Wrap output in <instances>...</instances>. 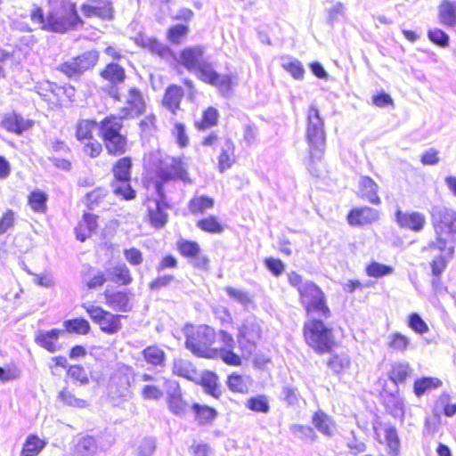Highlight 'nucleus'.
Segmentation results:
<instances>
[{
  "label": "nucleus",
  "mask_w": 456,
  "mask_h": 456,
  "mask_svg": "<svg viewBox=\"0 0 456 456\" xmlns=\"http://www.w3.org/2000/svg\"><path fill=\"white\" fill-rule=\"evenodd\" d=\"M429 213L436 239L429 241L426 248L445 251L446 256L452 258L456 240V211L443 205H435Z\"/></svg>",
  "instance_id": "nucleus-1"
},
{
  "label": "nucleus",
  "mask_w": 456,
  "mask_h": 456,
  "mask_svg": "<svg viewBox=\"0 0 456 456\" xmlns=\"http://www.w3.org/2000/svg\"><path fill=\"white\" fill-rule=\"evenodd\" d=\"M29 17L42 29L56 33H64L82 22L74 4H61L59 9L49 11L46 15L41 6L33 4Z\"/></svg>",
  "instance_id": "nucleus-2"
},
{
  "label": "nucleus",
  "mask_w": 456,
  "mask_h": 456,
  "mask_svg": "<svg viewBox=\"0 0 456 456\" xmlns=\"http://www.w3.org/2000/svg\"><path fill=\"white\" fill-rule=\"evenodd\" d=\"M306 140L311 159L309 170L313 175H319L314 164L323 157L326 148V133L324 121L318 108L314 104L309 107L307 113Z\"/></svg>",
  "instance_id": "nucleus-3"
},
{
  "label": "nucleus",
  "mask_w": 456,
  "mask_h": 456,
  "mask_svg": "<svg viewBox=\"0 0 456 456\" xmlns=\"http://www.w3.org/2000/svg\"><path fill=\"white\" fill-rule=\"evenodd\" d=\"M183 331L186 338L185 347L194 355L210 359L217 357L216 348L212 347L216 338L212 327L186 325Z\"/></svg>",
  "instance_id": "nucleus-4"
},
{
  "label": "nucleus",
  "mask_w": 456,
  "mask_h": 456,
  "mask_svg": "<svg viewBox=\"0 0 456 456\" xmlns=\"http://www.w3.org/2000/svg\"><path fill=\"white\" fill-rule=\"evenodd\" d=\"M324 320L319 316L307 318L303 329L306 344L318 354L330 352L334 345L332 329Z\"/></svg>",
  "instance_id": "nucleus-5"
},
{
  "label": "nucleus",
  "mask_w": 456,
  "mask_h": 456,
  "mask_svg": "<svg viewBox=\"0 0 456 456\" xmlns=\"http://www.w3.org/2000/svg\"><path fill=\"white\" fill-rule=\"evenodd\" d=\"M299 299L305 307L307 318L319 316L323 319L330 317V310L322 289L313 281H307L299 289Z\"/></svg>",
  "instance_id": "nucleus-6"
},
{
  "label": "nucleus",
  "mask_w": 456,
  "mask_h": 456,
  "mask_svg": "<svg viewBox=\"0 0 456 456\" xmlns=\"http://www.w3.org/2000/svg\"><path fill=\"white\" fill-rule=\"evenodd\" d=\"M83 307L86 310L90 318L100 326L102 331L107 334H115L122 328V315L114 314L103 310L100 306L91 304H84Z\"/></svg>",
  "instance_id": "nucleus-7"
},
{
  "label": "nucleus",
  "mask_w": 456,
  "mask_h": 456,
  "mask_svg": "<svg viewBox=\"0 0 456 456\" xmlns=\"http://www.w3.org/2000/svg\"><path fill=\"white\" fill-rule=\"evenodd\" d=\"M156 200H150L148 202V215L151 224L156 229L163 228L168 220L167 209L169 208L164 192L163 185L160 183L155 184Z\"/></svg>",
  "instance_id": "nucleus-8"
},
{
  "label": "nucleus",
  "mask_w": 456,
  "mask_h": 456,
  "mask_svg": "<svg viewBox=\"0 0 456 456\" xmlns=\"http://www.w3.org/2000/svg\"><path fill=\"white\" fill-rule=\"evenodd\" d=\"M34 124V120L25 118L20 113L12 110L4 114L0 126L9 133L22 135L25 132L30 130Z\"/></svg>",
  "instance_id": "nucleus-9"
},
{
  "label": "nucleus",
  "mask_w": 456,
  "mask_h": 456,
  "mask_svg": "<svg viewBox=\"0 0 456 456\" xmlns=\"http://www.w3.org/2000/svg\"><path fill=\"white\" fill-rule=\"evenodd\" d=\"M158 176L160 181L157 183H160L163 185V183L175 178L185 180L187 172L181 159L167 157L163 159L162 167L158 170Z\"/></svg>",
  "instance_id": "nucleus-10"
},
{
  "label": "nucleus",
  "mask_w": 456,
  "mask_h": 456,
  "mask_svg": "<svg viewBox=\"0 0 456 456\" xmlns=\"http://www.w3.org/2000/svg\"><path fill=\"white\" fill-rule=\"evenodd\" d=\"M81 12L86 18H99L102 20H112L115 10L110 0H95L92 4L81 5Z\"/></svg>",
  "instance_id": "nucleus-11"
},
{
  "label": "nucleus",
  "mask_w": 456,
  "mask_h": 456,
  "mask_svg": "<svg viewBox=\"0 0 456 456\" xmlns=\"http://www.w3.org/2000/svg\"><path fill=\"white\" fill-rule=\"evenodd\" d=\"M395 220L398 226L415 232H421L426 225V216L419 211L403 212L397 209L395 213Z\"/></svg>",
  "instance_id": "nucleus-12"
},
{
  "label": "nucleus",
  "mask_w": 456,
  "mask_h": 456,
  "mask_svg": "<svg viewBox=\"0 0 456 456\" xmlns=\"http://www.w3.org/2000/svg\"><path fill=\"white\" fill-rule=\"evenodd\" d=\"M145 102L142 93L136 88H131L126 100V106L120 110V115L125 118H133L142 114Z\"/></svg>",
  "instance_id": "nucleus-13"
},
{
  "label": "nucleus",
  "mask_w": 456,
  "mask_h": 456,
  "mask_svg": "<svg viewBox=\"0 0 456 456\" xmlns=\"http://www.w3.org/2000/svg\"><path fill=\"white\" fill-rule=\"evenodd\" d=\"M205 47L202 45H195L186 47L180 52L179 62L189 71H196V69L206 60L203 58Z\"/></svg>",
  "instance_id": "nucleus-14"
},
{
  "label": "nucleus",
  "mask_w": 456,
  "mask_h": 456,
  "mask_svg": "<svg viewBox=\"0 0 456 456\" xmlns=\"http://www.w3.org/2000/svg\"><path fill=\"white\" fill-rule=\"evenodd\" d=\"M379 217V212L372 208L362 207L350 210L347 221L353 226H362L376 222Z\"/></svg>",
  "instance_id": "nucleus-15"
},
{
  "label": "nucleus",
  "mask_w": 456,
  "mask_h": 456,
  "mask_svg": "<svg viewBox=\"0 0 456 456\" xmlns=\"http://www.w3.org/2000/svg\"><path fill=\"white\" fill-rule=\"evenodd\" d=\"M196 72L200 80L212 86H228L230 83V78L226 76L221 77L208 61L201 63Z\"/></svg>",
  "instance_id": "nucleus-16"
},
{
  "label": "nucleus",
  "mask_w": 456,
  "mask_h": 456,
  "mask_svg": "<svg viewBox=\"0 0 456 456\" xmlns=\"http://www.w3.org/2000/svg\"><path fill=\"white\" fill-rule=\"evenodd\" d=\"M64 333L65 330L59 329L39 330L35 338V341L39 346L46 349L48 352L55 353L59 349L56 343L60 336Z\"/></svg>",
  "instance_id": "nucleus-17"
},
{
  "label": "nucleus",
  "mask_w": 456,
  "mask_h": 456,
  "mask_svg": "<svg viewBox=\"0 0 456 456\" xmlns=\"http://www.w3.org/2000/svg\"><path fill=\"white\" fill-rule=\"evenodd\" d=\"M123 118L121 115L120 117L109 116L100 122V135L102 141L109 140L110 137L121 134Z\"/></svg>",
  "instance_id": "nucleus-18"
},
{
  "label": "nucleus",
  "mask_w": 456,
  "mask_h": 456,
  "mask_svg": "<svg viewBox=\"0 0 456 456\" xmlns=\"http://www.w3.org/2000/svg\"><path fill=\"white\" fill-rule=\"evenodd\" d=\"M378 184L369 176H362L359 182L358 195L361 199L379 205L380 199L377 194Z\"/></svg>",
  "instance_id": "nucleus-19"
},
{
  "label": "nucleus",
  "mask_w": 456,
  "mask_h": 456,
  "mask_svg": "<svg viewBox=\"0 0 456 456\" xmlns=\"http://www.w3.org/2000/svg\"><path fill=\"white\" fill-rule=\"evenodd\" d=\"M183 97V88L176 85H171L166 89L163 98V105L173 114H175L176 110L180 109V103Z\"/></svg>",
  "instance_id": "nucleus-20"
},
{
  "label": "nucleus",
  "mask_w": 456,
  "mask_h": 456,
  "mask_svg": "<svg viewBox=\"0 0 456 456\" xmlns=\"http://www.w3.org/2000/svg\"><path fill=\"white\" fill-rule=\"evenodd\" d=\"M105 298L107 305L114 311L126 313L131 309L129 305L130 298L126 292L115 291L105 293Z\"/></svg>",
  "instance_id": "nucleus-21"
},
{
  "label": "nucleus",
  "mask_w": 456,
  "mask_h": 456,
  "mask_svg": "<svg viewBox=\"0 0 456 456\" xmlns=\"http://www.w3.org/2000/svg\"><path fill=\"white\" fill-rule=\"evenodd\" d=\"M438 16L441 24L447 28L456 26V8L449 0H443L438 7Z\"/></svg>",
  "instance_id": "nucleus-22"
},
{
  "label": "nucleus",
  "mask_w": 456,
  "mask_h": 456,
  "mask_svg": "<svg viewBox=\"0 0 456 456\" xmlns=\"http://www.w3.org/2000/svg\"><path fill=\"white\" fill-rule=\"evenodd\" d=\"M101 77L109 81L112 86L124 82L126 73L123 67L115 62L109 63L101 72Z\"/></svg>",
  "instance_id": "nucleus-23"
},
{
  "label": "nucleus",
  "mask_w": 456,
  "mask_h": 456,
  "mask_svg": "<svg viewBox=\"0 0 456 456\" xmlns=\"http://www.w3.org/2000/svg\"><path fill=\"white\" fill-rule=\"evenodd\" d=\"M234 162V144L231 139H226L218 157V168L221 173L229 169Z\"/></svg>",
  "instance_id": "nucleus-24"
},
{
  "label": "nucleus",
  "mask_w": 456,
  "mask_h": 456,
  "mask_svg": "<svg viewBox=\"0 0 456 456\" xmlns=\"http://www.w3.org/2000/svg\"><path fill=\"white\" fill-rule=\"evenodd\" d=\"M142 45L162 59L167 60L173 56V52L170 47L159 42L156 38H144L142 40Z\"/></svg>",
  "instance_id": "nucleus-25"
},
{
  "label": "nucleus",
  "mask_w": 456,
  "mask_h": 456,
  "mask_svg": "<svg viewBox=\"0 0 456 456\" xmlns=\"http://www.w3.org/2000/svg\"><path fill=\"white\" fill-rule=\"evenodd\" d=\"M107 275L115 282H120L123 285H128L132 282L130 270L126 264H117L112 268L106 270Z\"/></svg>",
  "instance_id": "nucleus-26"
},
{
  "label": "nucleus",
  "mask_w": 456,
  "mask_h": 456,
  "mask_svg": "<svg viewBox=\"0 0 456 456\" xmlns=\"http://www.w3.org/2000/svg\"><path fill=\"white\" fill-rule=\"evenodd\" d=\"M105 148L109 154L114 156L123 155L127 150V138L120 134L109 140L103 141Z\"/></svg>",
  "instance_id": "nucleus-27"
},
{
  "label": "nucleus",
  "mask_w": 456,
  "mask_h": 456,
  "mask_svg": "<svg viewBox=\"0 0 456 456\" xmlns=\"http://www.w3.org/2000/svg\"><path fill=\"white\" fill-rule=\"evenodd\" d=\"M191 409L195 413V420L200 425L210 423L217 417L216 410L208 405L195 403L192 404Z\"/></svg>",
  "instance_id": "nucleus-28"
},
{
  "label": "nucleus",
  "mask_w": 456,
  "mask_h": 456,
  "mask_svg": "<svg viewBox=\"0 0 456 456\" xmlns=\"http://www.w3.org/2000/svg\"><path fill=\"white\" fill-rule=\"evenodd\" d=\"M132 160L128 157L119 159L112 168L115 182L130 181L131 179Z\"/></svg>",
  "instance_id": "nucleus-29"
},
{
  "label": "nucleus",
  "mask_w": 456,
  "mask_h": 456,
  "mask_svg": "<svg viewBox=\"0 0 456 456\" xmlns=\"http://www.w3.org/2000/svg\"><path fill=\"white\" fill-rule=\"evenodd\" d=\"M247 336L249 338L255 340L260 338L261 328L255 320H246L244 322V323L239 329L237 340H240L241 343V339Z\"/></svg>",
  "instance_id": "nucleus-30"
},
{
  "label": "nucleus",
  "mask_w": 456,
  "mask_h": 456,
  "mask_svg": "<svg viewBox=\"0 0 456 456\" xmlns=\"http://www.w3.org/2000/svg\"><path fill=\"white\" fill-rule=\"evenodd\" d=\"M97 444L94 437L86 436L82 437L76 445V456H94L97 452Z\"/></svg>",
  "instance_id": "nucleus-31"
},
{
  "label": "nucleus",
  "mask_w": 456,
  "mask_h": 456,
  "mask_svg": "<svg viewBox=\"0 0 456 456\" xmlns=\"http://www.w3.org/2000/svg\"><path fill=\"white\" fill-rule=\"evenodd\" d=\"M45 443L35 435H29L24 444L20 456H37L45 447Z\"/></svg>",
  "instance_id": "nucleus-32"
},
{
  "label": "nucleus",
  "mask_w": 456,
  "mask_h": 456,
  "mask_svg": "<svg viewBox=\"0 0 456 456\" xmlns=\"http://www.w3.org/2000/svg\"><path fill=\"white\" fill-rule=\"evenodd\" d=\"M281 66L295 79L302 80L304 78L305 69L297 59L289 56L283 57L281 59Z\"/></svg>",
  "instance_id": "nucleus-33"
},
{
  "label": "nucleus",
  "mask_w": 456,
  "mask_h": 456,
  "mask_svg": "<svg viewBox=\"0 0 456 456\" xmlns=\"http://www.w3.org/2000/svg\"><path fill=\"white\" fill-rule=\"evenodd\" d=\"M412 370L408 362H395L389 373V379L394 383H403Z\"/></svg>",
  "instance_id": "nucleus-34"
},
{
  "label": "nucleus",
  "mask_w": 456,
  "mask_h": 456,
  "mask_svg": "<svg viewBox=\"0 0 456 456\" xmlns=\"http://www.w3.org/2000/svg\"><path fill=\"white\" fill-rule=\"evenodd\" d=\"M74 58L77 61L79 68L85 73L96 65L100 58V53L97 50H89Z\"/></svg>",
  "instance_id": "nucleus-35"
},
{
  "label": "nucleus",
  "mask_w": 456,
  "mask_h": 456,
  "mask_svg": "<svg viewBox=\"0 0 456 456\" xmlns=\"http://www.w3.org/2000/svg\"><path fill=\"white\" fill-rule=\"evenodd\" d=\"M442 386V381L437 378L423 377L415 380L413 385L414 394L420 397L430 388H436Z\"/></svg>",
  "instance_id": "nucleus-36"
},
{
  "label": "nucleus",
  "mask_w": 456,
  "mask_h": 456,
  "mask_svg": "<svg viewBox=\"0 0 456 456\" xmlns=\"http://www.w3.org/2000/svg\"><path fill=\"white\" fill-rule=\"evenodd\" d=\"M57 70L64 74L70 79L78 80L81 75L84 74L82 69L79 68L77 61L76 59L70 58L67 61H64L58 65Z\"/></svg>",
  "instance_id": "nucleus-37"
},
{
  "label": "nucleus",
  "mask_w": 456,
  "mask_h": 456,
  "mask_svg": "<svg viewBox=\"0 0 456 456\" xmlns=\"http://www.w3.org/2000/svg\"><path fill=\"white\" fill-rule=\"evenodd\" d=\"M65 332L86 335L90 331L89 322L83 318L66 320L63 322Z\"/></svg>",
  "instance_id": "nucleus-38"
},
{
  "label": "nucleus",
  "mask_w": 456,
  "mask_h": 456,
  "mask_svg": "<svg viewBox=\"0 0 456 456\" xmlns=\"http://www.w3.org/2000/svg\"><path fill=\"white\" fill-rule=\"evenodd\" d=\"M214 200L210 197L201 195L192 198L189 202V209L192 214L204 213L214 207Z\"/></svg>",
  "instance_id": "nucleus-39"
},
{
  "label": "nucleus",
  "mask_w": 456,
  "mask_h": 456,
  "mask_svg": "<svg viewBox=\"0 0 456 456\" xmlns=\"http://www.w3.org/2000/svg\"><path fill=\"white\" fill-rule=\"evenodd\" d=\"M224 291L230 298L240 304L244 308H248L253 303L252 297L246 290L228 286Z\"/></svg>",
  "instance_id": "nucleus-40"
},
{
  "label": "nucleus",
  "mask_w": 456,
  "mask_h": 456,
  "mask_svg": "<svg viewBox=\"0 0 456 456\" xmlns=\"http://www.w3.org/2000/svg\"><path fill=\"white\" fill-rule=\"evenodd\" d=\"M145 361L151 365H162L165 361V353L156 346H147L142 351Z\"/></svg>",
  "instance_id": "nucleus-41"
},
{
  "label": "nucleus",
  "mask_w": 456,
  "mask_h": 456,
  "mask_svg": "<svg viewBox=\"0 0 456 456\" xmlns=\"http://www.w3.org/2000/svg\"><path fill=\"white\" fill-rule=\"evenodd\" d=\"M28 200L34 211L43 213L46 210L47 195L45 192L39 190L33 191L28 195Z\"/></svg>",
  "instance_id": "nucleus-42"
},
{
  "label": "nucleus",
  "mask_w": 456,
  "mask_h": 456,
  "mask_svg": "<svg viewBox=\"0 0 456 456\" xmlns=\"http://www.w3.org/2000/svg\"><path fill=\"white\" fill-rule=\"evenodd\" d=\"M313 424L323 435L328 436H332V431L330 428L332 421L329 418V416L324 412H315L314 415L313 416Z\"/></svg>",
  "instance_id": "nucleus-43"
},
{
  "label": "nucleus",
  "mask_w": 456,
  "mask_h": 456,
  "mask_svg": "<svg viewBox=\"0 0 456 456\" xmlns=\"http://www.w3.org/2000/svg\"><path fill=\"white\" fill-rule=\"evenodd\" d=\"M130 181H118L113 182L111 186L113 192L117 196L122 197V199L126 200H131L135 198L136 192L131 187Z\"/></svg>",
  "instance_id": "nucleus-44"
},
{
  "label": "nucleus",
  "mask_w": 456,
  "mask_h": 456,
  "mask_svg": "<svg viewBox=\"0 0 456 456\" xmlns=\"http://www.w3.org/2000/svg\"><path fill=\"white\" fill-rule=\"evenodd\" d=\"M246 406L256 412L267 413L270 411L268 399L264 395L252 396L247 400Z\"/></svg>",
  "instance_id": "nucleus-45"
},
{
  "label": "nucleus",
  "mask_w": 456,
  "mask_h": 456,
  "mask_svg": "<svg viewBox=\"0 0 456 456\" xmlns=\"http://www.w3.org/2000/svg\"><path fill=\"white\" fill-rule=\"evenodd\" d=\"M173 372L177 376L191 379L195 374V369L189 361L177 359L174 362Z\"/></svg>",
  "instance_id": "nucleus-46"
},
{
  "label": "nucleus",
  "mask_w": 456,
  "mask_h": 456,
  "mask_svg": "<svg viewBox=\"0 0 456 456\" xmlns=\"http://www.w3.org/2000/svg\"><path fill=\"white\" fill-rule=\"evenodd\" d=\"M217 376L213 372H207L202 376L201 385L205 391L212 396L217 398L220 395V391L217 385Z\"/></svg>",
  "instance_id": "nucleus-47"
},
{
  "label": "nucleus",
  "mask_w": 456,
  "mask_h": 456,
  "mask_svg": "<svg viewBox=\"0 0 456 456\" xmlns=\"http://www.w3.org/2000/svg\"><path fill=\"white\" fill-rule=\"evenodd\" d=\"M197 227L209 233H221L224 231V227L214 216L199 220Z\"/></svg>",
  "instance_id": "nucleus-48"
},
{
  "label": "nucleus",
  "mask_w": 456,
  "mask_h": 456,
  "mask_svg": "<svg viewBox=\"0 0 456 456\" xmlns=\"http://www.w3.org/2000/svg\"><path fill=\"white\" fill-rule=\"evenodd\" d=\"M177 248L180 254L187 258H191L201 251L200 245L196 241L183 239L177 242Z\"/></svg>",
  "instance_id": "nucleus-49"
},
{
  "label": "nucleus",
  "mask_w": 456,
  "mask_h": 456,
  "mask_svg": "<svg viewBox=\"0 0 456 456\" xmlns=\"http://www.w3.org/2000/svg\"><path fill=\"white\" fill-rule=\"evenodd\" d=\"M218 111L213 107H208L204 112L200 122L196 123V126L200 130H204L216 125L218 120Z\"/></svg>",
  "instance_id": "nucleus-50"
},
{
  "label": "nucleus",
  "mask_w": 456,
  "mask_h": 456,
  "mask_svg": "<svg viewBox=\"0 0 456 456\" xmlns=\"http://www.w3.org/2000/svg\"><path fill=\"white\" fill-rule=\"evenodd\" d=\"M97 126L95 121L92 120H81L77 126L76 136L77 139L81 142H86L92 136V131Z\"/></svg>",
  "instance_id": "nucleus-51"
},
{
  "label": "nucleus",
  "mask_w": 456,
  "mask_h": 456,
  "mask_svg": "<svg viewBox=\"0 0 456 456\" xmlns=\"http://www.w3.org/2000/svg\"><path fill=\"white\" fill-rule=\"evenodd\" d=\"M385 405L394 417L398 416L403 413V399L399 396L398 393L390 394L387 399L385 400Z\"/></svg>",
  "instance_id": "nucleus-52"
},
{
  "label": "nucleus",
  "mask_w": 456,
  "mask_h": 456,
  "mask_svg": "<svg viewBox=\"0 0 456 456\" xmlns=\"http://www.w3.org/2000/svg\"><path fill=\"white\" fill-rule=\"evenodd\" d=\"M169 411L179 417L184 416L187 412V403L183 399L182 395L167 399Z\"/></svg>",
  "instance_id": "nucleus-53"
},
{
  "label": "nucleus",
  "mask_w": 456,
  "mask_h": 456,
  "mask_svg": "<svg viewBox=\"0 0 456 456\" xmlns=\"http://www.w3.org/2000/svg\"><path fill=\"white\" fill-rule=\"evenodd\" d=\"M388 338V346L395 351H405L410 344L409 338L399 332L389 335Z\"/></svg>",
  "instance_id": "nucleus-54"
},
{
  "label": "nucleus",
  "mask_w": 456,
  "mask_h": 456,
  "mask_svg": "<svg viewBox=\"0 0 456 456\" xmlns=\"http://www.w3.org/2000/svg\"><path fill=\"white\" fill-rule=\"evenodd\" d=\"M59 398L61 401L71 407L75 408H85L86 406V402L83 399L77 398L69 390L63 389L59 393Z\"/></svg>",
  "instance_id": "nucleus-55"
},
{
  "label": "nucleus",
  "mask_w": 456,
  "mask_h": 456,
  "mask_svg": "<svg viewBox=\"0 0 456 456\" xmlns=\"http://www.w3.org/2000/svg\"><path fill=\"white\" fill-rule=\"evenodd\" d=\"M290 431L292 434L300 438V439H309L311 441H314L317 437L313 428L309 426H304L299 424H293L290 427Z\"/></svg>",
  "instance_id": "nucleus-56"
},
{
  "label": "nucleus",
  "mask_w": 456,
  "mask_h": 456,
  "mask_svg": "<svg viewBox=\"0 0 456 456\" xmlns=\"http://www.w3.org/2000/svg\"><path fill=\"white\" fill-rule=\"evenodd\" d=\"M428 39L435 45L440 47H446L449 45V36L440 28H433L428 31Z\"/></svg>",
  "instance_id": "nucleus-57"
},
{
  "label": "nucleus",
  "mask_w": 456,
  "mask_h": 456,
  "mask_svg": "<svg viewBox=\"0 0 456 456\" xmlns=\"http://www.w3.org/2000/svg\"><path fill=\"white\" fill-rule=\"evenodd\" d=\"M408 326L419 334H425L428 331V326L417 313H412L408 318Z\"/></svg>",
  "instance_id": "nucleus-58"
},
{
  "label": "nucleus",
  "mask_w": 456,
  "mask_h": 456,
  "mask_svg": "<svg viewBox=\"0 0 456 456\" xmlns=\"http://www.w3.org/2000/svg\"><path fill=\"white\" fill-rule=\"evenodd\" d=\"M227 386L230 390L238 393H246L248 391V385L242 376L232 373L228 377Z\"/></svg>",
  "instance_id": "nucleus-59"
},
{
  "label": "nucleus",
  "mask_w": 456,
  "mask_h": 456,
  "mask_svg": "<svg viewBox=\"0 0 456 456\" xmlns=\"http://www.w3.org/2000/svg\"><path fill=\"white\" fill-rule=\"evenodd\" d=\"M216 353L217 357H220L227 365L240 366L241 364L240 355L235 354L233 349H216Z\"/></svg>",
  "instance_id": "nucleus-60"
},
{
  "label": "nucleus",
  "mask_w": 456,
  "mask_h": 456,
  "mask_svg": "<svg viewBox=\"0 0 456 456\" xmlns=\"http://www.w3.org/2000/svg\"><path fill=\"white\" fill-rule=\"evenodd\" d=\"M366 272L369 276L379 278L390 274L393 272V268L383 264L373 262L367 266Z\"/></svg>",
  "instance_id": "nucleus-61"
},
{
  "label": "nucleus",
  "mask_w": 456,
  "mask_h": 456,
  "mask_svg": "<svg viewBox=\"0 0 456 456\" xmlns=\"http://www.w3.org/2000/svg\"><path fill=\"white\" fill-rule=\"evenodd\" d=\"M189 31L187 26L177 24L171 27L167 31V39L173 44H179L181 38L185 37Z\"/></svg>",
  "instance_id": "nucleus-62"
},
{
  "label": "nucleus",
  "mask_w": 456,
  "mask_h": 456,
  "mask_svg": "<svg viewBox=\"0 0 456 456\" xmlns=\"http://www.w3.org/2000/svg\"><path fill=\"white\" fill-rule=\"evenodd\" d=\"M175 281L174 275L165 274L158 276L152 281L150 282L149 288L152 291H159L164 288H167L171 285L172 282Z\"/></svg>",
  "instance_id": "nucleus-63"
},
{
  "label": "nucleus",
  "mask_w": 456,
  "mask_h": 456,
  "mask_svg": "<svg viewBox=\"0 0 456 456\" xmlns=\"http://www.w3.org/2000/svg\"><path fill=\"white\" fill-rule=\"evenodd\" d=\"M14 224L15 213L12 209H8L0 218V236L12 229Z\"/></svg>",
  "instance_id": "nucleus-64"
}]
</instances>
